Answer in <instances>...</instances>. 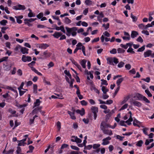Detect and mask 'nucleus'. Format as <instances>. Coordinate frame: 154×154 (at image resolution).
I'll use <instances>...</instances> for the list:
<instances>
[{
  "label": "nucleus",
  "instance_id": "obj_51",
  "mask_svg": "<svg viewBox=\"0 0 154 154\" xmlns=\"http://www.w3.org/2000/svg\"><path fill=\"white\" fill-rule=\"evenodd\" d=\"M110 53L111 54H116L117 53L116 50L115 48H113L112 50L110 51Z\"/></svg>",
  "mask_w": 154,
  "mask_h": 154
},
{
  "label": "nucleus",
  "instance_id": "obj_39",
  "mask_svg": "<svg viewBox=\"0 0 154 154\" xmlns=\"http://www.w3.org/2000/svg\"><path fill=\"white\" fill-rule=\"evenodd\" d=\"M109 23H107L106 25L103 24L102 25V26L104 27L105 30H107L109 27Z\"/></svg>",
  "mask_w": 154,
  "mask_h": 154
},
{
  "label": "nucleus",
  "instance_id": "obj_3",
  "mask_svg": "<svg viewBox=\"0 0 154 154\" xmlns=\"http://www.w3.org/2000/svg\"><path fill=\"white\" fill-rule=\"evenodd\" d=\"M110 125L107 124V123L104 121L102 122L100 125V128L101 130L105 129V128H110Z\"/></svg>",
  "mask_w": 154,
  "mask_h": 154
},
{
  "label": "nucleus",
  "instance_id": "obj_10",
  "mask_svg": "<svg viewBox=\"0 0 154 154\" xmlns=\"http://www.w3.org/2000/svg\"><path fill=\"white\" fill-rule=\"evenodd\" d=\"M143 96L139 93H137L134 96V98H136V100H142Z\"/></svg>",
  "mask_w": 154,
  "mask_h": 154
},
{
  "label": "nucleus",
  "instance_id": "obj_22",
  "mask_svg": "<svg viewBox=\"0 0 154 154\" xmlns=\"http://www.w3.org/2000/svg\"><path fill=\"white\" fill-rule=\"evenodd\" d=\"M41 101L39 99H37L36 100L35 102L34 103V106L33 107L38 106H39Z\"/></svg>",
  "mask_w": 154,
  "mask_h": 154
},
{
  "label": "nucleus",
  "instance_id": "obj_8",
  "mask_svg": "<svg viewBox=\"0 0 154 154\" xmlns=\"http://www.w3.org/2000/svg\"><path fill=\"white\" fill-rule=\"evenodd\" d=\"M152 51L150 50H148L144 53L143 55L145 58L149 57L150 56L151 57Z\"/></svg>",
  "mask_w": 154,
  "mask_h": 154
},
{
  "label": "nucleus",
  "instance_id": "obj_16",
  "mask_svg": "<svg viewBox=\"0 0 154 154\" xmlns=\"http://www.w3.org/2000/svg\"><path fill=\"white\" fill-rule=\"evenodd\" d=\"M77 28L76 27H73L72 28H68V36H70V33L72 31L77 30Z\"/></svg>",
  "mask_w": 154,
  "mask_h": 154
},
{
  "label": "nucleus",
  "instance_id": "obj_20",
  "mask_svg": "<svg viewBox=\"0 0 154 154\" xmlns=\"http://www.w3.org/2000/svg\"><path fill=\"white\" fill-rule=\"evenodd\" d=\"M124 80V78H121L119 79L116 82V84L118 87H120V84Z\"/></svg>",
  "mask_w": 154,
  "mask_h": 154
},
{
  "label": "nucleus",
  "instance_id": "obj_47",
  "mask_svg": "<svg viewBox=\"0 0 154 154\" xmlns=\"http://www.w3.org/2000/svg\"><path fill=\"white\" fill-rule=\"evenodd\" d=\"M57 127L58 131H59L61 128V124L60 122L58 121L57 123Z\"/></svg>",
  "mask_w": 154,
  "mask_h": 154
},
{
  "label": "nucleus",
  "instance_id": "obj_58",
  "mask_svg": "<svg viewBox=\"0 0 154 154\" xmlns=\"http://www.w3.org/2000/svg\"><path fill=\"white\" fill-rule=\"evenodd\" d=\"M19 142V143H18V146H24L25 144L26 143H25L23 142L21 140H20Z\"/></svg>",
  "mask_w": 154,
  "mask_h": 154
},
{
  "label": "nucleus",
  "instance_id": "obj_25",
  "mask_svg": "<svg viewBox=\"0 0 154 154\" xmlns=\"http://www.w3.org/2000/svg\"><path fill=\"white\" fill-rule=\"evenodd\" d=\"M86 62V60L85 59L83 60L80 62V64L84 68H86L85 64Z\"/></svg>",
  "mask_w": 154,
  "mask_h": 154
},
{
  "label": "nucleus",
  "instance_id": "obj_37",
  "mask_svg": "<svg viewBox=\"0 0 154 154\" xmlns=\"http://www.w3.org/2000/svg\"><path fill=\"white\" fill-rule=\"evenodd\" d=\"M138 27L142 29H145V26L143 23H141L138 25Z\"/></svg>",
  "mask_w": 154,
  "mask_h": 154
},
{
  "label": "nucleus",
  "instance_id": "obj_2",
  "mask_svg": "<svg viewBox=\"0 0 154 154\" xmlns=\"http://www.w3.org/2000/svg\"><path fill=\"white\" fill-rule=\"evenodd\" d=\"M91 110L94 114V119L95 120L97 117V113L98 112V108L97 107L93 106L91 107Z\"/></svg>",
  "mask_w": 154,
  "mask_h": 154
},
{
  "label": "nucleus",
  "instance_id": "obj_19",
  "mask_svg": "<svg viewBox=\"0 0 154 154\" xmlns=\"http://www.w3.org/2000/svg\"><path fill=\"white\" fill-rule=\"evenodd\" d=\"M100 39L102 42H104V39L105 40V41L106 42H108L110 40V38H107V37L105 38L104 36L103 35L101 36L100 38Z\"/></svg>",
  "mask_w": 154,
  "mask_h": 154
},
{
  "label": "nucleus",
  "instance_id": "obj_29",
  "mask_svg": "<svg viewBox=\"0 0 154 154\" xmlns=\"http://www.w3.org/2000/svg\"><path fill=\"white\" fill-rule=\"evenodd\" d=\"M85 3L87 5H91L92 4V2L91 0H86Z\"/></svg>",
  "mask_w": 154,
  "mask_h": 154
},
{
  "label": "nucleus",
  "instance_id": "obj_24",
  "mask_svg": "<svg viewBox=\"0 0 154 154\" xmlns=\"http://www.w3.org/2000/svg\"><path fill=\"white\" fill-rule=\"evenodd\" d=\"M15 106L20 108H21L22 107H26V105L25 104L23 105H20L17 101L16 102Z\"/></svg>",
  "mask_w": 154,
  "mask_h": 154
},
{
  "label": "nucleus",
  "instance_id": "obj_62",
  "mask_svg": "<svg viewBox=\"0 0 154 154\" xmlns=\"http://www.w3.org/2000/svg\"><path fill=\"white\" fill-rule=\"evenodd\" d=\"M142 80L147 82H149L150 81V78L149 77H148L146 79H143Z\"/></svg>",
  "mask_w": 154,
  "mask_h": 154
},
{
  "label": "nucleus",
  "instance_id": "obj_42",
  "mask_svg": "<svg viewBox=\"0 0 154 154\" xmlns=\"http://www.w3.org/2000/svg\"><path fill=\"white\" fill-rule=\"evenodd\" d=\"M131 18L132 19L133 21L135 22V21H137V18L136 16H134L133 15L132 13L131 14Z\"/></svg>",
  "mask_w": 154,
  "mask_h": 154
},
{
  "label": "nucleus",
  "instance_id": "obj_52",
  "mask_svg": "<svg viewBox=\"0 0 154 154\" xmlns=\"http://www.w3.org/2000/svg\"><path fill=\"white\" fill-rule=\"evenodd\" d=\"M75 81V80L74 79H71L70 82H69V86L71 88H73V82Z\"/></svg>",
  "mask_w": 154,
  "mask_h": 154
},
{
  "label": "nucleus",
  "instance_id": "obj_57",
  "mask_svg": "<svg viewBox=\"0 0 154 154\" xmlns=\"http://www.w3.org/2000/svg\"><path fill=\"white\" fill-rule=\"evenodd\" d=\"M124 137H121L119 135H117L116 136V138L118 139H119L120 141H122L123 140V139L124 138Z\"/></svg>",
  "mask_w": 154,
  "mask_h": 154
},
{
  "label": "nucleus",
  "instance_id": "obj_60",
  "mask_svg": "<svg viewBox=\"0 0 154 154\" xmlns=\"http://www.w3.org/2000/svg\"><path fill=\"white\" fill-rule=\"evenodd\" d=\"M128 104H125L124 105H123L120 109V110H123L126 108L128 106Z\"/></svg>",
  "mask_w": 154,
  "mask_h": 154
},
{
  "label": "nucleus",
  "instance_id": "obj_21",
  "mask_svg": "<svg viewBox=\"0 0 154 154\" xmlns=\"http://www.w3.org/2000/svg\"><path fill=\"white\" fill-rule=\"evenodd\" d=\"M49 45L46 44H41L39 46V48L41 49H45L49 47Z\"/></svg>",
  "mask_w": 154,
  "mask_h": 154
},
{
  "label": "nucleus",
  "instance_id": "obj_46",
  "mask_svg": "<svg viewBox=\"0 0 154 154\" xmlns=\"http://www.w3.org/2000/svg\"><path fill=\"white\" fill-rule=\"evenodd\" d=\"M21 48L22 47L20 45H17L15 48L14 49V50L16 51H18L19 49Z\"/></svg>",
  "mask_w": 154,
  "mask_h": 154
},
{
  "label": "nucleus",
  "instance_id": "obj_53",
  "mask_svg": "<svg viewBox=\"0 0 154 154\" xmlns=\"http://www.w3.org/2000/svg\"><path fill=\"white\" fill-rule=\"evenodd\" d=\"M101 81L102 82L101 83V84L102 85H108V84L107 83V81L106 80L102 79L101 80Z\"/></svg>",
  "mask_w": 154,
  "mask_h": 154
},
{
  "label": "nucleus",
  "instance_id": "obj_38",
  "mask_svg": "<svg viewBox=\"0 0 154 154\" xmlns=\"http://www.w3.org/2000/svg\"><path fill=\"white\" fill-rule=\"evenodd\" d=\"M112 60L113 63H114L116 64L119 63L118 59L116 57H113Z\"/></svg>",
  "mask_w": 154,
  "mask_h": 154
},
{
  "label": "nucleus",
  "instance_id": "obj_6",
  "mask_svg": "<svg viewBox=\"0 0 154 154\" xmlns=\"http://www.w3.org/2000/svg\"><path fill=\"white\" fill-rule=\"evenodd\" d=\"M26 8L24 5L19 4L17 6H14L13 9L16 10H24Z\"/></svg>",
  "mask_w": 154,
  "mask_h": 154
},
{
  "label": "nucleus",
  "instance_id": "obj_49",
  "mask_svg": "<svg viewBox=\"0 0 154 154\" xmlns=\"http://www.w3.org/2000/svg\"><path fill=\"white\" fill-rule=\"evenodd\" d=\"M43 16V13H40L38 15H37V17L39 19H41V18Z\"/></svg>",
  "mask_w": 154,
  "mask_h": 154
},
{
  "label": "nucleus",
  "instance_id": "obj_1",
  "mask_svg": "<svg viewBox=\"0 0 154 154\" xmlns=\"http://www.w3.org/2000/svg\"><path fill=\"white\" fill-rule=\"evenodd\" d=\"M51 54L48 52L47 51L44 52L40 54V57H38L39 59L45 60L51 56Z\"/></svg>",
  "mask_w": 154,
  "mask_h": 154
},
{
  "label": "nucleus",
  "instance_id": "obj_55",
  "mask_svg": "<svg viewBox=\"0 0 154 154\" xmlns=\"http://www.w3.org/2000/svg\"><path fill=\"white\" fill-rule=\"evenodd\" d=\"M125 67L127 69L129 70L131 68V66L130 64H128L125 65Z\"/></svg>",
  "mask_w": 154,
  "mask_h": 154
},
{
  "label": "nucleus",
  "instance_id": "obj_63",
  "mask_svg": "<svg viewBox=\"0 0 154 154\" xmlns=\"http://www.w3.org/2000/svg\"><path fill=\"white\" fill-rule=\"evenodd\" d=\"M16 67H14L13 68V69L11 71V72L12 75H14L16 73Z\"/></svg>",
  "mask_w": 154,
  "mask_h": 154
},
{
  "label": "nucleus",
  "instance_id": "obj_28",
  "mask_svg": "<svg viewBox=\"0 0 154 154\" xmlns=\"http://www.w3.org/2000/svg\"><path fill=\"white\" fill-rule=\"evenodd\" d=\"M37 19L36 18H30V19H28V18H26L24 20V21H27L28 22H29V23H31L35 20Z\"/></svg>",
  "mask_w": 154,
  "mask_h": 154
},
{
  "label": "nucleus",
  "instance_id": "obj_33",
  "mask_svg": "<svg viewBox=\"0 0 154 154\" xmlns=\"http://www.w3.org/2000/svg\"><path fill=\"white\" fill-rule=\"evenodd\" d=\"M129 99V97H125L124 98V99L123 101H122L121 103V104L122 105L125 103H126L128 100Z\"/></svg>",
  "mask_w": 154,
  "mask_h": 154
},
{
  "label": "nucleus",
  "instance_id": "obj_18",
  "mask_svg": "<svg viewBox=\"0 0 154 154\" xmlns=\"http://www.w3.org/2000/svg\"><path fill=\"white\" fill-rule=\"evenodd\" d=\"M68 114H69L70 116V118L73 120H75L76 118L75 116L74 115V113L73 112H71V111H68Z\"/></svg>",
  "mask_w": 154,
  "mask_h": 154
},
{
  "label": "nucleus",
  "instance_id": "obj_4",
  "mask_svg": "<svg viewBox=\"0 0 154 154\" xmlns=\"http://www.w3.org/2000/svg\"><path fill=\"white\" fill-rule=\"evenodd\" d=\"M21 60L24 62H26L27 61L30 62L32 60V58L31 57L29 56L26 57L25 55H23L22 56Z\"/></svg>",
  "mask_w": 154,
  "mask_h": 154
},
{
  "label": "nucleus",
  "instance_id": "obj_44",
  "mask_svg": "<svg viewBox=\"0 0 154 154\" xmlns=\"http://www.w3.org/2000/svg\"><path fill=\"white\" fill-rule=\"evenodd\" d=\"M35 62V61H32L30 63L28 64V66L30 68L32 67V66L34 65Z\"/></svg>",
  "mask_w": 154,
  "mask_h": 154
},
{
  "label": "nucleus",
  "instance_id": "obj_32",
  "mask_svg": "<svg viewBox=\"0 0 154 154\" xmlns=\"http://www.w3.org/2000/svg\"><path fill=\"white\" fill-rule=\"evenodd\" d=\"M143 143V142L142 140H140L139 141L136 143V145L139 147L142 146V144Z\"/></svg>",
  "mask_w": 154,
  "mask_h": 154
},
{
  "label": "nucleus",
  "instance_id": "obj_54",
  "mask_svg": "<svg viewBox=\"0 0 154 154\" xmlns=\"http://www.w3.org/2000/svg\"><path fill=\"white\" fill-rule=\"evenodd\" d=\"M24 85V82H23L21 83V84L20 86L18 88V89L19 90H20L21 89H23V87Z\"/></svg>",
  "mask_w": 154,
  "mask_h": 154
},
{
  "label": "nucleus",
  "instance_id": "obj_35",
  "mask_svg": "<svg viewBox=\"0 0 154 154\" xmlns=\"http://www.w3.org/2000/svg\"><path fill=\"white\" fill-rule=\"evenodd\" d=\"M145 92L147 94L148 96L149 97H152V95L151 94L150 92L149 91V90L146 89V90L145 91Z\"/></svg>",
  "mask_w": 154,
  "mask_h": 154
},
{
  "label": "nucleus",
  "instance_id": "obj_15",
  "mask_svg": "<svg viewBox=\"0 0 154 154\" xmlns=\"http://www.w3.org/2000/svg\"><path fill=\"white\" fill-rule=\"evenodd\" d=\"M104 15L102 12H101L99 16L97 17V20L100 22H102V18L103 17Z\"/></svg>",
  "mask_w": 154,
  "mask_h": 154
},
{
  "label": "nucleus",
  "instance_id": "obj_40",
  "mask_svg": "<svg viewBox=\"0 0 154 154\" xmlns=\"http://www.w3.org/2000/svg\"><path fill=\"white\" fill-rule=\"evenodd\" d=\"M145 49V45H144L141 47L139 48L137 50L138 52H142Z\"/></svg>",
  "mask_w": 154,
  "mask_h": 154
},
{
  "label": "nucleus",
  "instance_id": "obj_61",
  "mask_svg": "<svg viewBox=\"0 0 154 154\" xmlns=\"http://www.w3.org/2000/svg\"><path fill=\"white\" fill-rule=\"evenodd\" d=\"M137 41L141 43H142L143 41V39L141 36H139L137 39Z\"/></svg>",
  "mask_w": 154,
  "mask_h": 154
},
{
  "label": "nucleus",
  "instance_id": "obj_43",
  "mask_svg": "<svg viewBox=\"0 0 154 154\" xmlns=\"http://www.w3.org/2000/svg\"><path fill=\"white\" fill-rule=\"evenodd\" d=\"M100 144H94L92 146L93 148L94 149H96L100 146Z\"/></svg>",
  "mask_w": 154,
  "mask_h": 154
},
{
  "label": "nucleus",
  "instance_id": "obj_13",
  "mask_svg": "<svg viewBox=\"0 0 154 154\" xmlns=\"http://www.w3.org/2000/svg\"><path fill=\"white\" fill-rule=\"evenodd\" d=\"M62 35V34L61 32H55L54 34L52 35L55 38H57L60 36Z\"/></svg>",
  "mask_w": 154,
  "mask_h": 154
},
{
  "label": "nucleus",
  "instance_id": "obj_11",
  "mask_svg": "<svg viewBox=\"0 0 154 154\" xmlns=\"http://www.w3.org/2000/svg\"><path fill=\"white\" fill-rule=\"evenodd\" d=\"M29 49L25 47H22L20 48V51L23 54H28Z\"/></svg>",
  "mask_w": 154,
  "mask_h": 154
},
{
  "label": "nucleus",
  "instance_id": "obj_7",
  "mask_svg": "<svg viewBox=\"0 0 154 154\" xmlns=\"http://www.w3.org/2000/svg\"><path fill=\"white\" fill-rule=\"evenodd\" d=\"M131 104H132L134 106H136L138 107H140L142 105V104L140 102L136 101L134 100H132V101H131Z\"/></svg>",
  "mask_w": 154,
  "mask_h": 154
},
{
  "label": "nucleus",
  "instance_id": "obj_5",
  "mask_svg": "<svg viewBox=\"0 0 154 154\" xmlns=\"http://www.w3.org/2000/svg\"><path fill=\"white\" fill-rule=\"evenodd\" d=\"M111 137H108L103 139L102 140L103 142L102 143V144L103 145H105L109 144V141L111 140Z\"/></svg>",
  "mask_w": 154,
  "mask_h": 154
},
{
  "label": "nucleus",
  "instance_id": "obj_23",
  "mask_svg": "<svg viewBox=\"0 0 154 154\" xmlns=\"http://www.w3.org/2000/svg\"><path fill=\"white\" fill-rule=\"evenodd\" d=\"M100 87H102V90L104 94H106L107 92L108 91V89L106 88V87L102 86V85Z\"/></svg>",
  "mask_w": 154,
  "mask_h": 154
},
{
  "label": "nucleus",
  "instance_id": "obj_26",
  "mask_svg": "<svg viewBox=\"0 0 154 154\" xmlns=\"http://www.w3.org/2000/svg\"><path fill=\"white\" fill-rule=\"evenodd\" d=\"M113 58H110L107 59V63L112 65H114L113 63Z\"/></svg>",
  "mask_w": 154,
  "mask_h": 154
},
{
  "label": "nucleus",
  "instance_id": "obj_45",
  "mask_svg": "<svg viewBox=\"0 0 154 154\" xmlns=\"http://www.w3.org/2000/svg\"><path fill=\"white\" fill-rule=\"evenodd\" d=\"M142 100H143L146 103H150V101L145 96H143Z\"/></svg>",
  "mask_w": 154,
  "mask_h": 154
},
{
  "label": "nucleus",
  "instance_id": "obj_9",
  "mask_svg": "<svg viewBox=\"0 0 154 154\" xmlns=\"http://www.w3.org/2000/svg\"><path fill=\"white\" fill-rule=\"evenodd\" d=\"M101 130L102 131L104 134L108 135H111L112 134V131L110 130L104 129Z\"/></svg>",
  "mask_w": 154,
  "mask_h": 154
},
{
  "label": "nucleus",
  "instance_id": "obj_12",
  "mask_svg": "<svg viewBox=\"0 0 154 154\" xmlns=\"http://www.w3.org/2000/svg\"><path fill=\"white\" fill-rule=\"evenodd\" d=\"M76 112L77 113L79 114L82 116H83L85 114V110L83 108H82L81 110L77 109Z\"/></svg>",
  "mask_w": 154,
  "mask_h": 154
},
{
  "label": "nucleus",
  "instance_id": "obj_30",
  "mask_svg": "<svg viewBox=\"0 0 154 154\" xmlns=\"http://www.w3.org/2000/svg\"><path fill=\"white\" fill-rule=\"evenodd\" d=\"M8 23V21L5 20H3L0 22V24L3 26H5L6 24Z\"/></svg>",
  "mask_w": 154,
  "mask_h": 154
},
{
  "label": "nucleus",
  "instance_id": "obj_56",
  "mask_svg": "<svg viewBox=\"0 0 154 154\" xmlns=\"http://www.w3.org/2000/svg\"><path fill=\"white\" fill-rule=\"evenodd\" d=\"M17 72V74L20 76H21L22 75V71L21 69H18Z\"/></svg>",
  "mask_w": 154,
  "mask_h": 154
},
{
  "label": "nucleus",
  "instance_id": "obj_50",
  "mask_svg": "<svg viewBox=\"0 0 154 154\" xmlns=\"http://www.w3.org/2000/svg\"><path fill=\"white\" fill-rule=\"evenodd\" d=\"M139 123V121L136 119H134L133 124L134 126H138L137 124Z\"/></svg>",
  "mask_w": 154,
  "mask_h": 154
},
{
  "label": "nucleus",
  "instance_id": "obj_31",
  "mask_svg": "<svg viewBox=\"0 0 154 154\" xmlns=\"http://www.w3.org/2000/svg\"><path fill=\"white\" fill-rule=\"evenodd\" d=\"M132 121V118L130 117L125 122L127 123L128 125H130L131 124V122Z\"/></svg>",
  "mask_w": 154,
  "mask_h": 154
},
{
  "label": "nucleus",
  "instance_id": "obj_36",
  "mask_svg": "<svg viewBox=\"0 0 154 154\" xmlns=\"http://www.w3.org/2000/svg\"><path fill=\"white\" fill-rule=\"evenodd\" d=\"M127 52L128 53H131L132 54H134L135 53V52L133 51V49L131 48L130 47L127 50Z\"/></svg>",
  "mask_w": 154,
  "mask_h": 154
},
{
  "label": "nucleus",
  "instance_id": "obj_34",
  "mask_svg": "<svg viewBox=\"0 0 154 154\" xmlns=\"http://www.w3.org/2000/svg\"><path fill=\"white\" fill-rule=\"evenodd\" d=\"M125 64V63L122 61L120 62L118 65V66L119 68H122L123 67Z\"/></svg>",
  "mask_w": 154,
  "mask_h": 154
},
{
  "label": "nucleus",
  "instance_id": "obj_41",
  "mask_svg": "<svg viewBox=\"0 0 154 154\" xmlns=\"http://www.w3.org/2000/svg\"><path fill=\"white\" fill-rule=\"evenodd\" d=\"M117 51L119 53H124L125 51V50L123 49L119 48L117 49Z\"/></svg>",
  "mask_w": 154,
  "mask_h": 154
},
{
  "label": "nucleus",
  "instance_id": "obj_17",
  "mask_svg": "<svg viewBox=\"0 0 154 154\" xmlns=\"http://www.w3.org/2000/svg\"><path fill=\"white\" fill-rule=\"evenodd\" d=\"M74 140L71 139V140L72 142H75L77 143H80L82 142V140L77 137H74Z\"/></svg>",
  "mask_w": 154,
  "mask_h": 154
},
{
  "label": "nucleus",
  "instance_id": "obj_64",
  "mask_svg": "<svg viewBox=\"0 0 154 154\" xmlns=\"http://www.w3.org/2000/svg\"><path fill=\"white\" fill-rule=\"evenodd\" d=\"M81 104L84 106H86L87 104V103L85 100H83L81 101Z\"/></svg>",
  "mask_w": 154,
  "mask_h": 154
},
{
  "label": "nucleus",
  "instance_id": "obj_27",
  "mask_svg": "<svg viewBox=\"0 0 154 154\" xmlns=\"http://www.w3.org/2000/svg\"><path fill=\"white\" fill-rule=\"evenodd\" d=\"M33 86V93L37 94V85L36 84H34Z\"/></svg>",
  "mask_w": 154,
  "mask_h": 154
},
{
  "label": "nucleus",
  "instance_id": "obj_14",
  "mask_svg": "<svg viewBox=\"0 0 154 154\" xmlns=\"http://www.w3.org/2000/svg\"><path fill=\"white\" fill-rule=\"evenodd\" d=\"M138 33L137 31H132L131 34V37L132 38H134L138 35Z\"/></svg>",
  "mask_w": 154,
  "mask_h": 154
},
{
  "label": "nucleus",
  "instance_id": "obj_59",
  "mask_svg": "<svg viewBox=\"0 0 154 154\" xmlns=\"http://www.w3.org/2000/svg\"><path fill=\"white\" fill-rule=\"evenodd\" d=\"M15 18L17 19V23L19 24H21L22 23V21L20 19H19L16 16H15Z\"/></svg>",
  "mask_w": 154,
  "mask_h": 154
},
{
  "label": "nucleus",
  "instance_id": "obj_48",
  "mask_svg": "<svg viewBox=\"0 0 154 154\" xmlns=\"http://www.w3.org/2000/svg\"><path fill=\"white\" fill-rule=\"evenodd\" d=\"M24 23L25 24H26L28 26H32V24L30 23L27 21H24Z\"/></svg>",
  "mask_w": 154,
  "mask_h": 154
}]
</instances>
